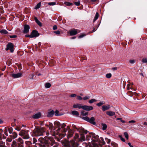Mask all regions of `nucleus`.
Masks as SVG:
<instances>
[{"mask_svg":"<svg viewBox=\"0 0 147 147\" xmlns=\"http://www.w3.org/2000/svg\"><path fill=\"white\" fill-rule=\"evenodd\" d=\"M90 97L89 96H86L83 98V99L84 100H86L90 98Z\"/></svg>","mask_w":147,"mask_h":147,"instance_id":"obj_50","label":"nucleus"},{"mask_svg":"<svg viewBox=\"0 0 147 147\" xmlns=\"http://www.w3.org/2000/svg\"><path fill=\"white\" fill-rule=\"evenodd\" d=\"M11 146L12 147H17L16 141L14 140L13 141Z\"/></svg>","mask_w":147,"mask_h":147,"instance_id":"obj_34","label":"nucleus"},{"mask_svg":"<svg viewBox=\"0 0 147 147\" xmlns=\"http://www.w3.org/2000/svg\"><path fill=\"white\" fill-rule=\"evenodd\" d=\"M91 133H89L88 134L86 135V140H90L92 137Z\"/></svg>","mask_w":147,"mask_h":147,"instance_id":"obj_24","label":"nucleus"},{"mask_svg":"<svg viewBox=\"0 0 147 147\" xmlns=\"http://www.w3.org/2000/svg\"><path fill=\"white\" fill-rule=\"evenodd\" d=\"M100 140L101 141V143L103 144H105V141H104L103 139L102 138H100Z\"/></svg>","mask_w":147,"mask_h":147,"instance_id":"obj_53","label":"nucleus"},{"mask_svg":"<svg viewBox=\"0 0 147 147\" xmlns=\"http://www.w3.org/2000/svg\"><path fill=\"white\" fill-rule=\"evenodd\" d=\"M86 35L85 34H81L80 35L78 36L79 38H81L83 37L84 36Z\"/></svg>","mask_w":147,"mask_h":147,"instance_id":"obj_51","label":"nucleus"},{"mask_svg":"<svg viewBox=\"0 0 147 147\" xmlns=\"http://www.w3.org/2000/svg\"><path fill=\"white\" fill-rule=\"evenodd\" d=\"M96 100L95 99H92L89 101V102L90 104L96 101Z\"/></svg>","mask_w":147,"mask_h":147,"instance_id":"obj_39","label":"nucleus"},{"mask_svg":"<svg viewBox=\"0 0 147 147\" xmlns=\"http://www.w3.org/2000/svg\"><path fill=\"white\" fill-rule=\"evenodd\" d=\"M93 109V107L92 106L84 105L83 107V109L87 111L92 110Z\"/></svg>","mask_w":147,"mask_h":147,"instance_id":"obj_13","label":"nucleus"},{"mask_svg":"<svg viewBox=\"0 0 147 147\" xmlns=\"http://www.w3.org/2000/svg\"><path fill=\"white\" fill-rule=\"evenodd\" d=\"M124 135L125 136V137L127 140H128L129 138L128 135L126 132H125L124 133Z\"/></svg>","mask_w":147,"mask_h":147,"instance_id":"obj_35","label":"nucleus"},{"mask_svg":"<svg viewBox=\"0 0 147 147\" xmlns=\"http://www.w3.org/2000/svg\"><path fill=\"white\" fill-rule=\"evenodd\" d=\"M41 114L40 112H38L33 115L32 117L34 119H39L41 117Z\"/></svg>","mask_w":147,"mask_h":147,"instance_id":"obj_14","label":"nucleus"},{"mask_svg":"<svg viewBox=\"0 0 147 147\" xmlns=\"http://www.w3.org/2000/svg\"><path fill=\"white\" fill-rule=\"evenodd\" d=\"M76 94H72L70 95V96L71 97H76Z\"/></svg>","mask_w":147,"mask_h":147,"instance_id":"obj_61","label":"nucleus"},{"mask_svg":"<svg viewBox=\"0 0 147 147\" xmlns=\"http://www.w3.org/2000/svg\"><path fill=\"white\" fill-rule=\"evenodd\" d=\"M106 114L109 116H112L115 115V112L111 111L107 112Z\"/></svg>","mask_w":147,"mask_h":147,"instance_id":"obj_22","label":"nucleus"},{"mask_svg":"<svg viewBox=\"0 0 147 147\" xmlns=\"http://www.w3.org/2000/svg\"><path fill=\"white\" fill-rule=\"evenodd\" d=\"M18 142L19 144L18 147H23V141L22 139L21 138H19L18 139Z\"/></svg>","mask_w":147,"mask_h":147,"instance_id":"obj_16","label":"nucleus"},{"mask_svg":"<svg viewBox=\"0 0 147 147\" xmlns=\"http://www.w3.org/2000/svg\"><path fill=\"white\" fill-rule=\"evenodd\" d=\"M111 145L113 147H118L117 144L114 142L111 143Z\"/></svg>","mask_w":147,"mask_h":147,"instance_id":"obj_40","label":"nucleus"},{"mask_svg":"<svg viewBox=\"0 0 147 147\" xmlns=\"http://www.w3.org/2000/svg\"><path fill=\"white\" fill-rule=\"evenodd\" d=\"M26 144L28 146H30L32 144V143L30 141H26L25 142Z\"/></svg>","mask_w":147,"mask_h":147,"instance_id":"obj_42","label":"nucleus"},{"mask_svg":"<svg viewBox=\"0 0 147 147\" xmlns=\"http://www.w3.org/2000/svg\"><path fill=\"white\" fill-rule=\"evenodd\" d=\"M15 129L18 131H19L20 130L21 128L20 127H17L16 128H15Z\"/></svg>","mask_w":147,"mask_h":147,"instance_id":"obj_58","label":"nucleus"},{"mask_svg":"<svg viewBox=\"0 0 147 147\" xmlns=\"http://www.w3.org/2000/svg\"><path fill=\"white\" fill-rule=\"evenodd\" d=\"M142 61L143 63H147V58H144L142 59Z\"/></svg>","mask_w":147,"mask_h":147,"instance_id":"obj_44","label":"nucleus"},{"mask_svg":"<svg viewBox=\"0 0 147 147\" xmlns=\"http://www.w3.org/2000/svg\"><path fill=\"white\" fill-rule=\"evenodd\" d=\"M32 36V38L36 37L38 36L39 35V34L38 32L36 30L32 31L31 33Z\"/></svg>","mask_w":147,"mask_h":147,"instance_id":"obj_11","label":"nucleus"},{"mask_svg":"<svg viewBox=\"0 0 147 147\" xmlns=\"http://www.w3.org/2000/svg\"><path fill=\"white\" fill-rule=\"evenodd\" d=\"M7 130L5 128V129L4 130V133L6 135V136H8V134L7 133Z\"/></svg>","mask_w":147,"mask_h":147,"instance_id":"obj_48","label":"nucleus"},{"mask_svg":"<svg viewBox=\"0 0 147 147\" xmlns=\"http://www.w3.org/2000/svg\"><path fill=\"white\" fill-rule=\"evenodd\" d=\"M55 113V111L53 110H52L48 112L47 116L49 117H52Z\"/></svg>","mask_w":147,"mask_h":147,"instance_id":"obj_18","label":"nucleus"},{"mask_svg":"<svg viewBox=\"0 0 147 147\" xmlns=\"http://www.w3.org/2000/svg\"><path fill=\"white\" fill-rule=\"evenodd\" d=\"M22 73H18L16 74H12L10 76L14 78H18L22 76Z\"/></svg>","mask_w":147,"mask_h":147,"instance_id":"obj_10","label":"nucleus"},{"mask_svg":"<svg viewBox=\"0 0 147 147\" xmlns=\"http://www.w3.org/2000/svg\"><path fill=\"white\" fill-rule=\"evenodd\" d=\"M74 128L76 129L80 132L81 133L80 138V140L81 141H84L86 140V138H85V135L84 134H86L87 132V130H85L83 128H82L78 129L75 126Z\"/></svg>","mask_w":147,"mask_h":147,"instance_id":"obj_3","label":"nucleus"},{"mask_svg":"<svg viewBox=\"0 0 147 147\" xmlns=\"http://www.w3.org/2000/svg\"><path fill=\"white\" fill-rule=\"evenodd\" d=\"M18 136L16 132H14L12 133V134L10 135V136L12 139H15Z\"/></svg>","mask_w":147,"mask_h":147,"instance_id":"obj_20","label":"nucleus"},{"mask_svg":"<svg viewBox=\"0 0 147 147\" xmlns=\"http://www.w3.org/2000/svg\"><path fill=\"white\" fill-rule=\"evenodd\" d=\"M80 31L79 30L74 29L69 32V34L70 35H74L77 34L78 33L80 32Z\"/></svg>","mask_w":147,"mask_h":147,"instance_id":"obj_12","label":"nucleus"},{"mask_svg":"<svg viewBox=\"0 0 147 147\" xmlns=\"http://www.w3.org/2000/svg\"><path fill=\"white\" fill-rule=\"evenodd\" d=\"M59 111L58 110H56L55 112L54 113H55V115L56 116H58L61 115V114H59Z\"/></svg>","mask_w":147,"mask_h":147,"instance_id":"obj_37","label":"nucleus"},{"mask_svg":"<svg viewBox=\"0 0 147 147\" xmlns=\"http://www.w3.org/2000/svg\"><path fill=\"white\" fill-rule=\"evenodd\" d=\"M63 145L64 147H78V144L74 140L69 141L65 140L62 142Z\"/></svg>","mask_w":147,"mask_h":147,"instance_id":"obj_1","label":"nucleus"},{"mask_svg":"<svg viewBox=\"0 0 147 147\" xmlns=\"http://www.w3.org/2000/svg\"><path fill=\"white\" fill-rule=\"evenodd\" d=\"M28 131L25 130H22L19 133V135L22 136V138L24 139H28L30 138V137L28 134Z\"/></svg>","mask_w":147,"mask_h":147,"instance_id":"obj_5","label":"nucleus"},{"mask_svg":"<svg viewBox=\"0 0 147 147\" xmlns=\"http://www.w3.org/2000/svg\"><path fill=\"white\" fill-rule=\"evenodd\" d=\"M41 2H40L35 7V9H39L41 6Z\"/></svg>","mask_w":147,"mask_h":147,"instance_id":"obj_31","label":"nucleus"},{"mask_svg":"<svg viewBox=\"0 0 147 147\" xmlns=\"http://www.w3.org/2000/svg\"><path fill=\"white\" fill-rule=\"evenodd\" d=\"M112 76V74L111 73L107 74L106 75V77L108 79L110 78Z\"/></svg>","mask_w":147,"mask_h":147,"instance_id":"obj_38","label":"nucleus"},{"mask_svg":"<svg viewBox=\"0 0 147 147\" xmlns=\"http://www.w3.org/2000/svg\"><path fill=\"white\" fill-rule=\"evenodd\" d=\"M57 29V26L56 25L53 26V30H56Z\"/></svg>","mask_w":147,"mask_h":147,"instance_id":"obj_64","label":"nucleus"},{"mask_svg":"<svg viewBox=\"0 0 147 147\" xmlns=\"http://www.w3.org/2000/svg\"><path fill=\"white\" fill-rule=\"evenodd\" d=\"M56 3L55 2H51L48 3V4L50 6H53L55 5Z\"/></svg>","mask_w":147,"mask_h":147,"instance_id":"obj_41","label":"nucleus"},{"mask_svg":"<svg viewBox=\"0 0 147 147\" xmlns=\"http://www.w3.org/2000/svg\"><path fill=\"white\" fill-rule=\"evenodd\" d=\"M77 99L79 100H81L82 99V98L80 96H77Z\"/></svg>","mask_w":147,"mask_h":147,"instance_id":"obj_59","label":"nucleus"},{"mask_svg":"<svg viewBox=\"0 0 147 147\" xmlns=\"http://www.w3.org/2000/svg\"><path fill=\"white\" fill-rule=\"evenodd\" d=\"M73 107L74 108H78L79 109L82 108L83 109V106L81 104H76L74 105Z\"/></svg>","mask_w":147,"mask_h":147,"instance_id":"obj_17","label":"nucleus"},{"mask_svg":"<svg viewBox=\"0 0 147 147\" xmlns=\"http://www.w3.org/2000/svg\"><path fill=\"white\" fill-rule=\"evenodd\" d=\"M65 4L67 6H70L72 4V3L68 2H66Z\"/></svg>","mask_w":147,"mask_h":147,"instance_id":"obj_55","label":"nucleus"},{"mask_svg":"<svg viewBox=\"0 0 147 147\" xmlns=\"http://www.w3.org/2000/svg\"><path fill=\"white\" fill-rule=\"evenodd\" d=\"M34 76V75L33 74H32L29 75V77L30 79H33Z\"/></svg>","mask_w":147,"mask_h":147,"instance_id":"obj_49","label":"nucleus"},{"mask_svg":"<svg viewBox=\"0 0 147 147\" xmlns=\"http://www.w3.org/2000/svg\"><path fill=\"white\" fill-rule=\"evenodd\" d=\"M72 114L73 115L78 116L79 115L78 112L76 111H73L71 112Z\"/></svg>","mask_w":147,"mask_h":147,"instance_id":"obj_28","label":"nucleus"},{"mask_svg":"<svg viewBox=\"0 0 147 147\" xmlns=\"http://www.w3.org/2000/svg\"><path fill=\"white\" fill-rule=\"evenodd\" d=\"M0 33L4 34H7L8 33V32L6 30L3 29L0 31Z\"/></svg>","mask_w":147,"mask_h":147,"instance_id":"obj_26","label":"nucleus"},{"mask_svg":"<svg viewBox=\"0 0 147 147\" xmlns=\"http://www.w3.org/2000/svg\"><path fill=\"white\" fill-rule=\"evenodd\" d=\"M25 37H29L30 38H32V36L31 34L30 35L26 34L25 35Z\"/></svg>","mask_w":147,"mask_h":147,"instance_id":"obj_57","label":"nucleus"},{"mask_svg":"<svg viewBox=\"0 0 147 147\" xmlns=\"http://www.w3.org/2000/svg\"><path fill=\"white\" fill-rule=\"evenodd\" d=\"M51 86V84L49 83H46L45 84V87L46 88H49Z\"/></svg>","mask_w":147,"mask_h":147,"instance_id":"obj_36","label":"nucleus"},{"mask_svg":"<svg viewBox=\"0 0 147 147\" xmlns=\"http://www.w3.org/2000/svg\"><path fill=\"white\" fill-rule=\"evenodd\" d=\"M135 61L134 60H131L129 61V62L131 64H133L135 63Z\"/></svg>","mask_w":147,"mask_h":147,"instance_id":"obj_62","label":"nucleus"},{"mask_svg":"<svg viewBox=\"0 0 147 147\" xmlns=\"http://www.w3.org/2000/svg\"><path fill=\"white\" fill-rule=\"evenodd\" d=\"M24 28L23 33L24 34L28 33L29 32L30 29V26L28 25L25 24L24 26Z\"/></svg>","mask_w":147,"mask_h":147,"instance_id":"obj_9","label":"nucleus"},{"mask_svg":"<svg viewBox=\"0 0 147 147\" xmlns=\"http://www.w3.org/2000/svg\"><path fill=\"white\" fill-rule=\"evenodd\" d=\"M74 4L77 6H79L80 5V1H78V2H75Z\"/></svg>","mask_w":147,"mask_h":147,"instance_id":"obj_54","label":"nucleus"},{"mask_svg":"<svg viewBox=\"0 0 147 147\" xmlns=\"http://www.w3.org/2000/svg\"><path fill=\"white\" fill-rule=\"evenodd\" d=\"M110 106L109 105H104L102 107V110L103 111H105L110 109Z\"/></svg>","mask_w":147,"mask_h":147,"instance_id":"obj_19","label":"nucleus"},{"mask_svg":"<svg viewBox=\"0 0 147 147\" xmlns=\"http://www.w3.org/2000/svg\"><path fill=\"white\" fill-rule=\"evenodd\" d=\"M46 126H47V127H48L49 128V129L51 130H52L53 129V126L52 123H50L49 125H46Z\"/></svg>","mask_w":147,"mask_h":147,"instance_id":"obj_25","label":"nucleus"},{"mask_svg":"<svg viewBox=\"0 0 147 147\" xmlns=\"http://www.w3.org/2000/svg\"><path fill=\"white\" fill-rule=\"evenodd\" d=\"M66 126V125L64 123H63L62 125H61V128H59L57 130V132H59V131L61 129V128H63Z\"/></svg>","mask_w":147,"mask_h":147,"instance_id":"obj_29","label":"nucleus"},{"mask_svg":"<svg viewBox=\"0 0 147 147\" xmlns=\"http://www.w3.org/2000/svg\"><path fill=\"white\" fill-rule=\"evenodd\" d=\"M51 147H59V144L56 142Z\"/></svg>","mask_w":147,"mask_h":147,"instance_id":"obj_47","label":"nucleus"},{"mask_svg":"<svg viewBox=\"0 0 147 147\" xmlns=\"http://www.w3.org/2000/svg\"><path fill=\"white\" fill-rule=\"evenodd\" d=\"M119 138H120V139L123 142H125V140L124 139V138H123L122 136L121 135H119Z\"/></svg>","mask_w":147,"mask_h":147,"instance_id":"obj_43","label":"nucleus"},{"mask_svg":"<svg viewBox=\"0 0 147 147\" xmlns=\"http://www.w3.org/2000/svg\"><path fill=\"white\" fill-rule=\"evenodd\" d=\"M81 114L82 115L86 116L88 115V113L87 112H85L84 111H82L81 112Z\"/></svg>","mask_w":147,"mask_h":147,"instance_id":"obj_45","label":"nucleus"},{"mask_svg":"<svg viewBox=\"0 0 147 147\" xmlns=\"http://www.w3.org/2000/svg\"><path fill=\"white\" fill-rule=\"evenodd\" d=\"M99 14L98 12H96L95 16L94 17V20H93V22H94L98 18Z\"/></svg>","mask_w":147,"mask_h":147,"instance_id":"obj_27","label":"nucleus"},{"mask_svg":"<svg viewBox=\"0 0 147 147\" xmlns=\"http://www.w3.org/2000/svg\"><path fill=\"white\" fill-rule=\"evenodd\" d=\"M74 134V132L70 129H69L68 131L67 134V138L69 139L72 137Z\"/></svg>","mask_w":147,"mask_h":147,"instance_id":"obj_15","label":"nucleus"},{"mask_svg":"<svg viewBox=\"0 0 147 147\" xmlns=\"http://www.w3.org/2000/svg\"><path fill=\"white\" fill-rule=\"evenodd\" d=\"M39 142H40V144H39V146L40 147H42V145H44V146L45 145V144L46 142V138H44L42 137H40L38 139Z\"/></svg>","mask_w":147,"mask_h":147,"instance_id":"obj_8","label":"nucleus"},{"mask_svg":"<svg viewBox=\"0 0 147 147\" xmlns=\"http://www.w3.org/2000/svg\"><path fill=\"white\" fill-rule=\"evenodd\" d=\"M5 143L1 140L0 141V147H5Z\"/></svg>","mask_w":147,"mask_h":147,"instance_id":"obj_30","label":"nucleus"},{"mask_svg":"<svg viewBox=\"0 0 147 147\" xmlns=\"http://www.w3.org/2000/svg\"><path fill=\"white\" fill-rule=\"evenodd\" d=\"M17 36L16 35H10L9 36V37L11 38H15L17 37Z\"/></svg>","mask_w":147,"mask_h":147,"instance_id":"obj_56","label":"nucleus"},{"mask_svg":"<svg viewBox=\"0 0 147 147\" xmlns=\"http://www.w3.org/2000/svg\"><path fill=\"white\" fill-rule=\"evenodd\" d=\"M45 132V128H36L34 131L33 133L34 136H38L43 135Z\"/></svg>","mask_w":147,"mask_h":147,"instance_id":"obj_4","label":"nucleus"},{"mask_svg":"<svg viewBox=\"0 0 147 147\" xmlns=\"http://www.w3.org/2000/svg\"><path fill=\"white\" fill-rule=\"evenodd\" d=\"M54 33L57 34H60V32L59 30H57L54 31Z\"/></svg>","mask_w":147,"mask_h":147,"instance_id":"obj_52","label":"nucleus"},{"mask_svg":"<svg viewBox=\"0 0 147 147\" xmlns=\"http://www.w3.org/2000/svg\"><path fill=\"white\" fill-rule=\"evenodd\" d=\"M83 119L93 125H95L96 124V123L94 121L95 119L94 117H92L90 118L87 117H83Z\"/></svg>","mask_w":147,"mask_h":147,"instance_id":"obj_6","label":"nucleus"},{"mask_svg":"<svg viewBox=\"0 0 147 147\" xmlns=\"http://www.w3.org/2000/svg\"><path fill=\"white\" fill-rule=\"evenodd\" d=\"M105 139L106 140V142L108 143H109L110 142L111 140L110 139H108L107 138H105Z\"/></svg>","mask_w":147,"mask_h":147,"instance_id":"obj_63","label":"nucleus"},{"mask_svg":"<svg viewBox=\"0 0 147 147\" xmlns=\"http://www.w3.org/2000/svg\"><path fill=\"white\" fill-rule=\"evenodd\" d=\"M56 143L55 140L52 138L46 137V140L45 145H42V147H51Z\"/></svg>","mask_w":147,"mask_h":147,"instance_id":"obj_2","label":"nucleus"},{"mask_svg":"<svg viewBox=\"0 0 147 147\" xmlns=\"http://www.w3.org/2000/svg\"><path fill=\"white\" fill-rule=\"evenodd\" d=\"M34 20L37 24L40 26H42V24L38 20L36 17H34Z\"/></svg>","mask_w":147,"mask_h":147,"instance_id":"obj_21","label":"nucleus"},{"mask_svg":"<svg viewBox=\"0 0 147 147\" xmlns=\"http://www.w3.org/2000/svg\"><path fill=\"white\" fill-rule=\"evenodd\" d=\"M104 104V103L102 102H99L98 103H97L96 105H97V106H98V107H100V106H101L102 105H103Z\"/></svg>","mask_w":147,"mask_h":147,"instance_id":"obj_46","label":"nucleus"},{"mask_svg":"<svg viewBox=\"0 0 147 147\" xmlns=\"http://www.w3.org/2000/svg\"><path fill=\"white\" fill-rule=\"evenodd\" d=\"M11 138H8L7 139V140L8 142H11L12 140V139Z\"/></svg>","mask_w":147,"mask_h":147,"instance_id":"obj_60","label":"nucleus"},{"mask_svg":"<svg viewBox=\"0 0 147 147\" xmlns=\"http://www.w3.org/2000/svg\"><path fill=\"white\" fill-rule=\"evenodd\" d=\"M91 134L92 135V138H94L96 139H98V137L97 136V135H96L94 133H91Z\"/></svg>","mask_w":147,"mask_h":147,"instance_id":"obj_32","label":"nucleus"},{"mask_svg":"<svg viewBox=\"0 0 147 147\" xmlns=\"http://www.w3.org/2000/svg\"><path fill=\"white\" fill-rule=\"evenodd\" d=\"M102 129L103 130H105L107 129V125L105 123H102Z\"/></svg>","mask_w":147,"mask_h":147,"instance_id":"obj_33","label":"nucleus"},{"mask_svg":"<svg viewBox=\"0 0 147 147\" xmlns=\"http://www.w3.org/2000/svg\"><path fill=\"white\" fill-rule=\"evenodd\" d=\"M55 127H60L61 125L59 122L58 121H56L54 123Z\"/></svg>","mask_w":147,"mask_h":147,"instance_id":"obj_23","label":"nucleus"},{"mask_svg":"<svg viewBox=\"0 0 147 147\" xmlns=\"http://www.w3.org/2000/svg\"><path fill=\"white\" fill-rule=\"evenodd\" d=\"M14 46L11 43H9L7 45V47L5 49V50L7 51L9 50H10V51L11 53H13L14 51L13 50Z\"/></svg>","mask_w":147,"mask_h":147,"instance_id":"obj_7","label":"nucleus"}]
</instances>
